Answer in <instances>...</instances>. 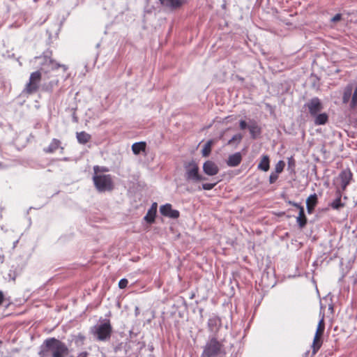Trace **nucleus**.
<instances>
[{
  "mask_svg": "<svg viewBox=\"0 0 357 357\" xmlns=\"http://www.w3.org/2000/svg\"><path fill=\"white\" fill-rule=\"evenodd\" d=\"M157 207H158L157 203L154 202V203L152 204L151 208L149 210L151 211V212L153 211V212L156 213V212H157Z\"/></svg>",
  "mask_w": 357,
  "mask_h": 357,
  "instance_id": "e433bc0d",
  "label": "nucleus"
},
{
  "mask_svg": "<svg viewBox=\"0 0 357 357\" xmlns=\"http://www.w3.org/2000/svg\"><path fill=\"white\" fill-rule=\"evenodd\" d=\"M59 148H61V150H63V147H61V141L54 138L50 145L43 149L45 153H52Z\"/></svg>",
  "mask_w": 357,
  "mask_h": 357,
  "instance_id": "2eb2a0df",
  "label": "nucleus"
},
{
  "mask_svg": "<svg viewBox=\"0 0 357 357\" xmlns=\"http://www.w3.org/2000/svg\"><path fill=\"white\" fill-rule=\"evenodd\" d=\"M145 149L146 143L143 142L134 143L132 146V151L135 155L139 154L141 151H144Z\"/></svg>",
  "mask_w": 357,
  "mask_h": 357,
  "instance_id": "412c9836",
  "label": "nucleus"
},
{
  "mask_svg": "<svg viewBox=\"0 0 357 357\" xmlns=\"http://www.w3.org/2000/svg\"><path fill=\"white\" fill-rule=\"evenodd\" d=\"M1 344H2V341H1V340H0V345H1Z\"/></svg>",
  "mask_w": 357,
  "mask_h": 357,
  "instance_id": "a18cd8bd",
  "label": "nucleus"
},
{
  "mask_svg": "<svg viewBox=\"0 0 357 357\" xmlns=\"http://www.w3.org/2000/svg\"><path fill=\"white\" fill-rule=\"evenodd\" d=\"M278 178V174L275 172H271L269 176V183L271 184L274 183Z\"/></svg>",
  "mask_w": 357,
  "mask_h": 357,
  "instance_id": "f704fd0d",
  "label": "nucleus"
},
{
  "mask_svg": "<svg viewBox=\"0 0 357 357\" xmlns=\"http://www.w3.org/2000/svg\"><path fill=\"white\" fill-rule=\"evenodd\" d=\"M163 6L171 9L181 7L185 3V0H159Z\"/></svg>",
  "mask_w": 357,
  "mask_h": 357,
  "instance_id": "ddd939ff",
  "label": "nucleus"
},
{
  "mask_svg": "<svg viewBox=\"0 0 357 357\" xmlns=\"http://www.w3.org/2000/svg\"><path fill=\"white\" fill-rule=\"evenodd\" d=\"M93 181L96 190L100 192L111 191L114 188V183L110 174L93 175Z\"/></svg>",
  "mask_w": 357,
  "mask_h": 357,
  "instance_id": "7ed1b4c3",
  "label": "nucleus"
},
{
  "mask_svg": "<svg viewBox=\"0 0 357 357\" xmlns=\"http://www.w3.org/2000/svg\"><path fill=\"white\" fill-rule=\"evenodd\" d=\"M107 171H108L107 168H106L105 167H100L98 165H96L93 167V172H94L93 175L103 174H102L103 172H105Z\"/></svg>",
  "mask_w": 357,
  "mask_h": 357,
  "instance_id": "7c9ffc66",
  "label": "nucleus"
},
{
  "mask_svg": "<svg viewBox=\"0 0 357 357\" xmlns=\"http://www.w3.org/2000/svg\"><path fill=\"white\" fill-rule=\"evenodd\" d=\"M341 15L340 14H336L332 19L331 21L333 22H336L341 19Z\"/></svg>",
  "mask_w": 357,
  "mask_h": 357,
  "instance_id": "58836bf2",
  "label": "nucleus"
},
{
  "mask_svg": "<svg viewBox=\"0 0 357 357\" xmlns=\"http://www.w3.org/2000/svg\"><path fill=\"white\" fill-rule=\"evenodd\" d=\"M314 117V123L316 126L324 125L328 120V116L326 113H318L313 116Z\"/></svg>",
  "mask_w": 357,
  "mask_h": 357,
  "instance_id": "f3484780",
  "label": "nucleus"
},
{
  "mask_svg": "<svg viewBox=\"0 0 357 357\" xmlns=\"http://www.w3.org/2000/svg\"><path fill=\"white\" fill-rule=\"evenodd\" d=\"M203 171L208 176H215L219 172V168L214 162L207 160L203 165Z\"/></svg>",
  "mask_w": 357,
  "mask_h": 357,
  "instance_id": "9b49d317",
  "label": "nucleus"
},
{
  "mask_svg": "<svg viewBox=\"0 0 357 357\" xmlns=\"http://www.w3.org/2000/svg\"><path fill=\"white\" fill-rule=\"evenodd\" d=\"M41 73L40 71L38 70L31 73L29 82L23 90V93L28 95L36 93L39 89Z\"/></svg>",
  "mask_w": 357,
  "mask_h": 357,
  "instance_id": "423d86ee",
  "label": "nucleus"
},
{
  "mask_svg": "<svg viewBox=\"0 0 357 357\" xmlns=\"http://www.w3.org/2000/svg\"><path fill=\"white\" fill-rule=\"evenodd\" d=\"M297 223L300 227H303L307 223V218L305 215L304 208H301L298 216L296 218Z\"/></svg>",
  "mask_w": 357,
  "mask_h": 357,
  "instance_id": "4be33fe9",
  "label": "nucleus"
},
{
  "mask_svg": "<svg viewBox=\"0 0 357 357\" xmlns=\"http://www.w3.org/2000/svg\"><path fill=\"white\" fill-rule=\"evenodd\" d=\"M337 198L330 204V206L335 210H339L344 206V204L342 202V194L340 191L337 192Z\"/></svg>",
  "mask_w": 357,
  "mask_h": 357,
  "instance_id": "aec40b11",
  "label": "nucleus"
},
{
  "mask_svg": "<svg viewBox=\"0 0 357 357\" xmlns=\"http://www.w3.org/2000/svg\"><path fill=\"white\" fill-rule=\"evenodd\" d=\"M248 128L253 138L255 137L256 132H259V128L256 125H251L248 127Z\"/></svg>",
  "mask_w": 357,
  "mask_h": 357,
  "instance_id": "473e14b6",
  "label": "nucleus"
},
{
  "mask_svg": "<svg viewBox=\"0 0 357 357\" xmlns=\"http://www.w3.org/2000/svg\"><path fill=\"white\" fill-rule=\"evenodd\" d=\"M156 213L154 212H151V211H148L146 215L144 216V219L148 223H153L155 221Z\"/></svg>",
  "mask_w": 357,
  "mask_h": 357,
  "instance_id": "bb28decb",
  "label": "nucleus"
},
{
  "mask_svg": "<svg viewBox=\"0 0 357 357\" xmlns=\"http://www.w3.org/2000/svg\"><path fill=\"white\" fill-rule=\"evenodd\" d=\"M221 325V319L217 316L211 317L208 321V330L214 335L218 332Z\"/></svg>",
  "mask_w": 357,
  "mask_h": 357,
  "instance_id": "f8f14e48",
  "label": "nucleus"
},
{
  "mask_svg": "<svg viewBox=\"0 0 357 357\" xmlns=\"http://www.w3.org/2000/svg\"><path fill=\"white\" fill-rule=\"evenodd\" d=\"M59 83L58 80H53L50 82L48 84L43 86V89L45 91H52L55 86H57Z\"/></svg>",
  "mask_w": 357,
  "mask_h": 357,
  "instance_id": "2f4dec72",
  "label": "nucleus"
},
{
  "mask_svg": "<svg viewBox=\"0 0 357 357\" xmlns=\"http://www.w3.org/2000/svg\"><path fill=\"white\" fill-rule=\"evenodd\" d=\"M76 137H77V142L81 144H86L91 139V135L84 131L77 132L76 133Z\"/></svg>",
  "mask_w": 357,
  "mask_h": 357,
  "instance_id": "a211bd4d",
  "label": "nucleus"
},
{
  "mask_svg": "<svg viewBox=\"0 0 357 357\" xmlns=\"http://www.w3.org/2000/svg\"><path fill=\"white\" fill-rule=\"evenodd\" d=\"M285 167V162L283 160H279L275 167V173L280 174Z\"/></svg>",
  "mask_w": 357,
  "mask_h": 357,
  "instance_id": "c756f323",
  "label": "nucleus"
},
{
  "mask_svg": "<svg viewBox=\"0 0 357 357\" xmlns=\"http://www.w3.org/2000/svg\"><path fill=\"white\" fill-rule=\"evenodd\" d=\"M112 326L109 320L98 324L93 328V334L100 341H105L110 338L112 334Z\"/></svg>",
  "mask_w": 357,
  "mask_h": 357,
  "instance_id": "39448f33",
  "label": "nucleus"
},
{
  "mask_svg": "<svg viewBox=\"0 0 357 357\" xmlns=\"http://www.w3.org/2000/svg\"><path fill=\"white\" fill-rule=\"evenodd\" d=\"M185 178L187 181L198 182L205 180V178L199 174V166L194 160H190L184 164Z\"/></svg>",
  "mask_w": 357,
  "mask_h": 357,
  "instance_id": "20e7f679",
  "label": "nucleus"
},
{
  "mask_svg": "<svg viewBox=\"0 0 357 357\" xmlns=\"http://www.w3.org/2000/svg\"><path fill=\"white\" fill-rule=\"evenodd\" d=\"M270 167V160L267 155H264L261 157V161L258 165L257 168L264 172H267Z\"/></svg>",
  "mask_w": 357,
  "mask_h": 357,
  "instance_id": "6ab92c4d",
  "label": "nucleus"
},
{
  "mask_svg": "<svg viewBox=\"0 0 357 357\" xmlns=\"http://www.w3.org/2000/svg\"><path fill=\"white\" fill-rule=\"evenodd\" d=\"M351 93H352L351 86H348L344 89L343 97H342V101L344 103H347L349 101V100L351 98Z\"/></svg>",
  "mask_w": 357,
  "mask_h": 357,
  "instance_id": "a878e982",
  "label": "nucleus"
},
{
  "mask_svg": "<svg viewBox=\"0 0 357 357\" xmlns=\"http://www.w3.org/2000/svg\"><path fill=\"white\" fill-rule=\"evenodd\" d=\"M225 353L223 344L213 336L206 343L201 357H216Z\"/></svg>",
  "mask_w": 357,
  "mask_h": 357,
  "instance_id": "f03ea898",
  "label": "nucleus"
},
{
  "mask_svg": "<svg viewBox=\"0 0 357 357\" xmlns=\"http://www.w3.org/2000/svg\"><path fill=\"white\" fill-rule=\"evenodd\" d=\"M305 106L312 116L317 114L323 109V105L319 98L314 97L310 99Z\"/></svg>",
  "mask_w": 357,
  "mask_h": 357,
  "instance_id": "6e6552de",
  "label": "nucleus"
},
{
  "mask_svg": "<svg viewBox=\"0 0 357 357\" xmlns=\"http://www.w3.org/2000/svg\"><path fill=\"white\" fill-rule=\"evenodd\" d=\"M39 354L41 357H66L68 354V348L61 340L50 337L43 342Z\"/></svg>",
  "mask_w": 357,
  "mask_h": 357,
  "instance_id": "f257e3e1",
  "label": "nucleus"
},
{
  "mask_svg": "<svg viewBox=\"0 0 357 357\" xmlns=\"http://www.w3.org/2000/svg\"><path fill=\"white\" fill-rule=\"evenodd\" d=\"M3 294L1 291H0V305L3 303Z\"/></svg>",
  "mask_w": 357,
  "mask_h": 357,
  "instance_id": "79ce46f5",
  "label": "nucleus"
},
{
  "mask_svg": "<svg viewBox=\"0 0 357 357\" xmlns=\"http://www.w3.org/2000/svg\"><path fill=\"white\" fill-rule=\"evenodd\" d=\"M321 337V336H320V335H318L316 334L314 335L313 342H312V346L313 354L317 353V351L321 347V342L320 340Z\"/></svg>",
  "mask_w": 357,
  "mask_h": 357,
  "instance_id": "393cba45",
  "label": "nucleus"
},
{
  "mask_svg": "<svg viewBox=\"0 0 357 357\" xmlns=\"http://www.w3.org/2000/svg\"><path fill=\"white\" fill-rule=\"evenodd\" d=\"M59 68H61L63 73H66L68 70V67L65 65H60L56 61L52 60L50 58H45L44 62L41 67V70L44 73H48L50 71H54L57 70Z\"/></svg>",
  "mask_w": 357,
  "mask_h": 357,
  "instance_id": "0eeeda50",
  "label": "nucleus"
},
{
  "mask_svg": "<svg viewBox=\"0 0 357 357\" xmlns=\"http://www.w3.org/2000/svg\"><path fill=\"white\" fill-rule=\"evenodd\" d=\"M216 184H217V183H203L202 185V188H199V190L203 189L205 190H212L215 186Z\"/></svg>",
  "mask_w": 357,
  "mask_h": 357,
  "instance_id": "72a5a7b5",
  "label": "nucleus"
},
{
  "mask_svg": "<svg viewBox=\"0 0 357 357\" xmlns=\"http://www.w3.org/2000/svg\"><path fill=\"white\" fill-rule=\"evenodd\" d=\"M239 126H240V128L242 129V130H244L247 128V123L243 121V120H241L239 122Z\"/></svg>",
  "mask_w": 357,
  "mask_h": 357,
  "instance_id": "4c0bfd02",
  "label": "nucleus"
},
{
  "mask_svg": "<svg viewBox=\"0 0 357 357\" xmlns=\"http://www.w3.org/2000/svg\"><path fill=\"white\" fill-rule=\"evenodd\" d=\"M320 315H321V319L318 323V326H317V328L315 334L322 336V335L324 332V329H325L324 314H322Z\"/></svg>",
  "mask_w": 357,
  "mask_h": 357,
  "instance_id": "5701e85b",
  "label": "nucleus"
},
{
  "mask_svg": "<svg viewBox=\"0 0 357 357\" xmlns=\"http://www.w3.org/2000/svg\"><path fill=\"white\" fill-rule=\"evenodd\" d=\"M293 206H295V207H296L297 208H298V209H299V211L301 210V208H303V207L302 206H301L299 204L296 203V202L293 204Z\"/></svg>",
  "mask_w": 357,
  "mask_h": 357,
  "instance_id": "ea45409f",
  "label": "nucleus"
},
{
  "mask_svg": "<svg viewBox=\"0 0 357 357\" xmlns=\"http://www.w3.org/2000/svg\"><path fill=\"white\" fill-rule=\"evenodd\" d=\"M317 204V195L314 193L311 195L306 200L307 210L309 213H312L315 206Z\"/></svg>",
  "mask_w": 357,
  "mask_h": 357,
  "instance_id": "dca6fc26",
  "label": "nucleus"
},
{
  "mask_svg": "<svg viewBox=\"0 0 357 357\" xmlns=\"http://www.w3.org/2000/svg\"><path fill=\"white\" fill-rule=\"evenodd\" d=\"M88 354L86 352H82L79 354V357H87Z\"/></svg>",
  "mask_w": 357,
  "mask_h": 357,
  "instance_id": "a19ab883",
  "label": "nucleus"
},
{
  "mask_svg": "<svg viewBox=\"0 0 357 357\" xmlns=\"http://www.w3.org/2000/svg\"><path fill=\"white\" fill-rule=\"evenodd\" d=\"M213 143V140L210 139L205 144L202 151V153L204 157H208L209 155Z\"/></svg>",
  "mask_w": 357,
  "mask_h": 357,
  "instance_id": "b1692460",
  "label": "nucleus"
},
{
  "mask_svg": "<svg viewBox=\"0 0 357 357\" xmlns=\"http://www.w3.org/2000/svg\"><path fill=\"white\" fill-rule=\"evenodd\" d=\"M295 203L294 202H292V201H289L288 202V204H290V205H292L293 206V204Z\"/></svg>",
  "mask_w": 357,
  "mask_h": 357,
  "instance_id": "c03bdc74",
  "label": "nucleus"
},
{
  "mask_svg": "<svg viewBox=\"0 0 357 357\" xmlns=\"http://www.w3.org/2000/svg\"><path fill=\"white\" fill-rule=\"evenodd\" d=\"M242 160V155L241 153L237 152L228 157L227 165L229 167H234L238 166Z\"/></svg>",
  "mask_w": 357,
  "mask_h": 357,
  "instance_id": "4468645a",
  "label": "nucleus"
},
{
  "mask_svg": "<svg viewBox=\"0 0 357 357\" xmlns=\"http://www.w3.org/2000/svg\"><path fill=\"white\" fill-rule=\"evenodd\" d=\"M3 259H4L3 256L0 255V263L1 264H2L3 262Z\"/></svg>",
  "mask_w": 357,
  "mask_h": 357,
  "instance_id": "37998d69",
  "label": "nucleus"
},
{
  "mask_svg": "<svg viewBox=\"0 0 357 357\" xmlns=\"http://www.w3.org/2000/svg\"><path fill=\"white\" fill-rule=\"evenodd\" d=\"M160 213L166 217L176 219L179 217L180 213L178 210L173 209L170 204L162 205L160 208Z\"/></svg>",
  "mask_w": 357,
  "mask_h": 357,
  "instance_id": "1a4fd4ad",
  "label": "nucleus"
},
{
  "mask_svg": "<svg viewBox=\"0 0 357 357\" xmlns=\"http://www.w3.org/2000/svg\"><path fill=\"white\" fill-rule=\"evenodd\" d=\"M243 135L241 134H236L234 135L231 139L229 140L228 144H233L236 143V144H238L242 140Z\"/></svg>",
  "mask_w": 357,
  "mask_h": 357,
  "instance_id": "c85d7f7f",
  "label": "nucleus"
},
{
  "mask_svg": "<svg viewBox=\"0 0 357 357\" xmlns=\"http://www.w3.org/2000/svg\"><path fill=\"white\" fill-rule=\"evenodd\" d=\"M352 176L351 172L348 169H344L340 173L338 178L340 180V185L342 190H344L349 184L352 178Z\"/></svg>",
  "mask_w": 357,
  "mask_h": 357,
  "instance_id": "9d476101",
  "label": "nucleus"
},
{
  "mask_svg": "<svg viewBox=\"0 0 357 357\" xmlns=\"http://www.w3.org/2000/svg\"><path fill=\"white\" fill-rule=\"evenodd\" d=\"M357 107V86H356L350 102V107L354 109Z\"/></svg>",
  "mask_w": 357,
  "mask_h": 357,
  "instance_id": "cd10ccee",
  "label": "nucleus"
},
{
  "mask_svg": "<svg viewBox=\"0 0 357 357\" xmlns=\"http://www.w3.org/2000/svg\"><path fill=\"white\" fill-rule=\"evenodd\" d=\"M128 283V281L127 279H126V278L121 279L119 282V287L120 289H124L127 287Z\"/></svg>",
  "mask_w": 357,
  "mask_h": 357,
  "instance_id": "c9c22d12",
  "label": "nucleus"
}]
</instances>
